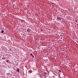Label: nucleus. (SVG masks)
I'll return each mask as SVG.
<instances>
[{
    "label": "nucleus",
    "mask_w": 78,
    "mask_h": 78,
    "mask_svg": "<svg viewBox=\"0 0 78 78\" xmlns=\"http://www.w3.org/2000/svg\"><path fill=\"white\" fill-rule=\"evenodd\" d=\"M27 31L30 32L31 31V30L29 29H27Z\"/></svg>",
    "instance_id": "nucleus-1"
},
{
    "label": "nucleus",
    "mask_w": 78,
    "mask_h": 78,
    "mask_svg": "<svg viewBox=\"0 0 78 78\" xmlns=\"http://www.w3.org/2000/svg\"><path fill=\"white\" fill-rule=\"evenodd\" d=\"M57 20H61V18L58 17L57 18Z\"/></svg>",
    "instance_id": "nucleus-2"
},
{
    "label": "nucleus",
    "mask_w": 78,
    "mask_h": 78,
    "mask_svg": "<svg viewBox=\"0 0 78 78\" xmlns=\"http://www.w3.org/2000/svg\"><path fill=\"white\" fill-rule=\"evenodd\" d=\"M31 73V70H29L28 71V73Z\"/></svg>",
    "instance_id": "nucleus-3"
},
{
    "label": "nucleus",
    "mask_w": 78,
    "mask_h": 78,
    "mask_svg": "<svg viewBox=\"0 0 78 78\" xmlns=\"http://www.w3.org/2000/svg\"><path fill=\"white\" fill-rule=\"evenodd\" d=\"M16 70H17V72H19V71H20L19 69V68H17V69H16Z\"/></svg>",
    "instance_id": "nucleus-4"
},
{
    "label": "nucleus",
    "mask_w": 78,
    "mask_h": 78,
    "mask_svg": "<svg viewBox=\"0 0 78 78\" xmlns=\"http://www.w3.org/2000/svg\"><path fill=\"white\" fill-rule=\"evenodd\" d=\"M47 73L46 72H44V74L45 75H47Z\"/></svg>",
    "instance_id": "nucleus-5"
},
{
    "label": "nucleus",
    "mask_w": 78,
    "mask_h": 78,
    "mask_svg": "<svg viewBox=\"0 0 78 78\" xmlns=\"http://www.w3.org/2000/svg\"><path fill=\"white\" fill-rule=\"evenodd\" d=\"M30 55H31V56H32L33 58H34V55L32 54H30Z\"/></svg>",
    "instance_id": "nucleus-6"
},
{
    "label": "nucleus",
    "mask_w": 78,
    "mask_h": 78,
    "mask_svg": "<svg viewBox=\"0 0 78 78\" xmlns=\"http://www.w3.org/2000/svg\"><path fill=\"white\" fill-rule=\"evenodd\" d=\"M5 61L7 62H9V61L7 60H5Z\"/></svg>",
    "instance_id": "nucleus-7"
},
{
    "label": "nucleus",
    "mask_w": 78,
    "mask_h": 78,
    "mask_svg": "<svg viewBox=\"0 0 78 78\" xmlns=\"http://www.w3.org/2000/svg\"><path fill=\"white\" fill-rule=\"evenodd\" d=\"M1 32L2 33H4V31H3V30H2Z\"/></svg>",
    "instance_id": "nucleus-8"
},
{
    "label": "nucleus",
    "mask_w": 78,
    "mask_h": 78,
    "mask_svg": "<svg viewBox=\"0 0 78 78\" xmlns=\"http://www.w3.org/2000/svg\"><path fill=\"white\" fill-rule=\"evenodd\" d=\"M68 11H69V12H70V9H68Z\"/></svg>",
    "instance_id": "nucleus-9"
},
{
    "label": "nucleus",
    "mask_w": 78,
    "mask_h": 78,
    "mask_svg": "<svg viewBox=\"0 0 78 78\" xmlns=\"http://www.w3.org/2000/svg\"><path fill=\"white\" fill-rule=\"evenodd\" d=\"M59 72H61V70H59Z\"/></svg>",
    "instance_id": "nucleus-10"
},
{
    "label": "nucleus",
    "mask_w": 78,
    "mask_h": 78,
    "mask_svg": "<svg viewBox=\"0 0 78 78\" xmlns=\"http://www.w3.org/2000/svg\"><path fill=\"white\" fill-rule=\"evenodd\" d=\"M62 51H63L62 52H65V51H64V50H62Z\"/></svg>",
    "instance_id": "nucleus-11"
},
{
    "label": "nucleus",
    "mask_w": 78,
    "mask_h": 78,
    "mask_svg": "<svg viewBox=\"0 0 78 78\" xmlns=\"http://www.w3.org/2000/svg\"><path fill=\"white\" fill-rule=\"evenodd\" d=\"M43 30H42V29H41V31H42Z\"/></svg>",
    "instance_id": "nucleus-12"
},
{
    "label": "nucleus",
    "mask_w": 78,
    "mask_h": 78,
    "mask_svg": "<svg viewBox=\"0 0 78 78\" xmlns=\"http://www.w3.org/2000/svg\"><path fill=\"white\" fill-rule=\"evenodd\" d=\"M76 22H77V20H76Z\"/></svg>",
    "instance_id": "nucleus-13"
},
{
    "label": "nucleus",
    "mask_w": 78,
    "mask_h": 78,
    "mask_svg": "<svg viewBox=\"0 0 78 78\" xmlns=\"http://www.w3.org/2000/svg\"><path fill=\"white\" fill-rule=\"evenodd\" d=\"M52 4H54L53 3H52Z\"/></svg>",
    "instance_id": "nucleus-14"
},
{
    "label": "nucleus",
    "mask_w": 78,
    "mask_h": 78,
    "mask_svg": "<svg viewBox=\"0 0 78 78\" xmlns=\"http://www.w3.org/2000/svg\"><path fill=\"white\" fill-rule=\"evenodd\" d=\"M66 54H65V56H66Z\"/></svg>",
    "instance_id": "nucleus-15"
}]
</instances>
